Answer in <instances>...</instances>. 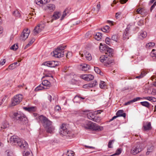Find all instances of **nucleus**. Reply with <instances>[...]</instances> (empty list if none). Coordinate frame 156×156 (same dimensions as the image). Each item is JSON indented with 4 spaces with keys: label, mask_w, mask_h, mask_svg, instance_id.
I'll use <instances>...</instances> for the list:
<instances>
[{
    "label": "nucleus",
    "mask_w": 156,
    "mask_h": 156,
    "mask_svg": "<svg viewBox=\"0 0 156 156\" xmlns=\"http://www.w3.org/2000/svg\"><path fill=\"white\" fill-rule=\"evenodd\" d=\"M85 128L94 130L101 131L103 129L102 127L98 126L96 123L91 121L87 122L84 125Z\"/></svg>",
    "instance_id": "obj_3"
},
{
    "label": "nucleus",
    "mask_w": 156,
    "mask_h": 156,
    "mask_svg": "<svg viewBox=\"0 0 156 156\" xmlns=\"http://www.w3.org/2000/svg\"><path fill=\"white\" fill-rule=\"evenodd\" d=\"M66 46L63 45H59L57 48L53 51V56L55 57L61 58L63 57L64 55V51Z\"/></svg>",
    "instance_id": "obj_4"
},
{
    "label": "nucleus",
    "mask_w": 156,
    "mask_h": 156,
    "mask_svg": "<svg viewBox=\"0 0 156 156\" xmlns=\"http://www.w3.org/2000/svg\"><path fill=\"white\" fill-rule=\"evenodd\" d=\"M18 47L17 44H15L12 45L10 48L11 49L13 50H16L18 49Z\"/></svg>",
    "instance_id": "obj_40"
},
{
    "label": "nucleus",
    "mask_w": 156,
    "mask_h": 156,
    "mask_svg": "<svg viewBox=\"0 0 156 156\" xmlns=\"http://www.w3.org/2000/svg\"><path fill=\"white\" fill-rule=\"evenodd\" d=\"M156 5V1L151 6V8H150V10L151 11L152 10H153V8H154V7Z\"/></svg>",
    "instance_id": "obj_57"
},
{
    "label": "nucleus",
    "mask_w": 156,
    "mask_h": 156,
    "mask_svg": "<svg viewBox=\"0 0 156 156\" xmlns=\"http://www.w3.org/2000/svg\"><path fill=\"white\" fill-rule=\"evenodd\" d=\"M87 116L88 119L93 120L95 116V115L92 112H89L87 113Z\"/></svg>",
    "instance_id": "obj_22"
},
{
    "label": "nucleus",
    "mask_w": 156,
    "mask_h": 156,
    "mask_svg": "<svg viewBox=\"0 0 156 156\" xmlns=\"http://www.w3.org/2000/svg\"><path fill=\"white\" fill-rule=\"evenodd\" d=\"M122 149L121 148H118L116 151L114 155H119L120 154L122 151Z\"/></svg>",
    "instance_id": "obj_43"
},
{
    "label": "nucleus",
    "mask_w": 156,
    "mask_h": 156,
    "mask_svg": "<svg viewBox=\"0 0 156 156\" xmlns=\"http://www.w3.org/2000/svg\"><path fill=\"white\" fill-rule=\"evenodd\" d=\"M30 33V30L28 29L24 30L21 35V37L23 40L25 41L28 37Z\"/></svg>",
    "instance_id": "obj_12"
},
{
    "label": "nucleus",
    "mask_w": 156,
    "mask_h": 156,
    "mask_svg": "<svg viewBox=\"0 0 156 156\" xmlns=\"http://www.w3.org/2000/svg\"><path fill=\"white\" fill-rule=\"evenodd\" d=\"M55 9V6L53 4H48L44 7V9L48 13L53 12Z\"/></svg>",
    "instance_id": "obj_10"
},
{
    "label": "nucleus",
    "mask_w": 156,
    "mask_h": 156,
    "mask_svg": "<svg viewBox=\"0 0 156 156\" xmlns=\"http://www.w3.org/2000/svg\"><path fill=\"white\" fill-rule=\"evenodd\" d=\"M55 111H58L61 109L60 107L58 105H56L55 107Z\"/></svg>",
    "instance_id": "obj_59"
},
{
    "label": "nucleus",
    "mask_w": 156,
    "mask_h": 156,
    "mask_svg": "<svg viewBox=\"0 0 156 156\" xmlns=\"http://www.w3.org/2000/svg\"><path fill=\"white\" fill-rule=\"evenodd\" d=\"M6 152H7V155L8 156H11L12 153L11 152L9 151V150H7L6 151Z\"/></svg>",
    "instance_id": "obj_61"
},
{
    "label": "nucleus",
    "mask_w": 156,
    "mask_h": 156,
    "mask_svg": "<svg viewBox=\"0 0 156 156\" xmlns=\"http://www.w3.org/2000/svg\"><path fill=\"white\" fill-rule=\"evenodd\" d=\"M107 58V55H102L100 58V60L101 62H103Z\"/></svg>",
    "instance_id": "obj_34"
},
{
    "label": "nucleus",
    "mask_w": 156,
    "mask_h": 156,
    "mask_svg": "<svg viewBox=\"0 0 156 156\" xmlns=\"http://www.w3.org/2000/svg\"><path fill=\"white\" fill-rule=\"evenodd\" d=\"M59 133L62 136H70L71 132L68 130L67 126L65 124L62 125Z\"/></svg>",
    "instance_id": "obj_9"
},
{
    "label": "nucleus",
    "mask_w": 156,
    "mask_h": 156,
    "mask_svg": "<svg viewBox=\"0 0 156 156\" xmlns=\"http://www.w3.org/2000/svg\"><path fill=\"white\" fill-rule=\"evenodd\" d=\"M80 98H81L82 99H84L85 98H83V97H80L79 96H75V97H74L73 100V101L75 102H78V101H76V100L78 99H80Z\"/></svg>",
    "instance_id": "obj_45"
},
{
    "label": "nucleus",
    "mask_w": 156,
    "mask_h": 156,
    "mask_svg": "<svg viewBox=\"0 0 156 156\" xmlns=\"http://www.w3.org/2000/svg\"><path fill=\"white\" fill-rule=\"evenodd\" d=\"M115 140H111L109 141L108 144V147L109 148H112V143Z\"/></svg>",
    "instance_id": "obj_39"
},
{
    "label": "nucleus",
    "mask_w": 156,
    "mask_h": 156,
    "mask_svg": "<svg viewBox=\"0 0 156 156\" xmlns=\"http://www.w3.org/2000/svg\"><path fill=\"white\" fill-rule=\"evenodd\" d=\"M154 147L153 146H151V147L150 148H148V151L146 153L147 154H149V152H151L152 151V150L154 149Z\"/></svg>",
    "instance_id": "obj_55"
},
{
    "label": "nucleus",
    "mask_w": 156,
    "mask_h": 156,
    "mask_svg": "<svg viewBox=\"0 0 156 156\" xmlns=\"http://www.w3.org/2000/svg\"><path fill=\"white\" fill-rule=\"evenodd\" d=\"M90 85L89 83L86 84L84 85L83 86V88H90Z\"/></svg>",
    "instance_id": "obj_56"
},
{
    "label": "nucleus",
    "mask_w": 156,
    "mask_h": 156,
    "mask_svg": "<svg viewBox=\"0 0 156 156\" xmlns=\"http://www.w3.org/2000/svg\"><path fill=\"white\" fill-rule=\"evenodd\" d=\"M114 60L111 58L108 59L105 64V65L107 67L110 66L111 65H112L114 63Z\"/></svg>",
    "instance_id": "obj_20"
},
{
    "label": "nucleus",
    "mask_w": 156,
    "mask_h": 156,
    "mask_svg": "<svg viewBox=\"0 0 156 156\" xmlns=\"http://www.w3.org/2000/svg\"><path fill=\"white\" fill-rule=\"evenodd\" d=\"M102 37V34L99 32L96 33L94 36L95 38L97 41L100 40Z\"/></svg>",
    "instance_id": "obj_24"
},
{
    "label": "nucleus",
    "mask_w": 156,
    "mask_h": 156,
    "mask_svg": "<svg viewBox=\"0 0 156 156\" xmlns=\"http://www.w3.org/2000/svg\"><path fill=\"white\" fill-rule=\"evenodd\" d=\"M121 12H119L116 13L115 14V17L116 18L118 19L119 18V16L121 15Z\"/></svg>",
    "instance_id": "obj_58"
},
{
    "label": "nucleus",
    "mask_w": 156,
    "mask_h": 156,
    "mask_svg": "<svg viewBox=\"0 0 156 156\" xmlns=\"http://www.w3.org/2000/svg\"><path fill=\"white\" fill-rule=\"evenodd\" d=\"M136 12L140 14L143 16H145L148 14V10L144 8H139L137 9Z\"/></svg>",
    "instance_id": "obj_11"
},
{
    "label": "nucleus",
    "mask_w": 156,
    "mask_h": 156,
    "mask_svg": "<svg viewBox=\"0 0 156 156\" xmlns=\"http://www.w3.org/2000/svg\"><path fill=\"white\" fill-rule=\"evenodd\" d=\"M13 118L15 120H18L21 121L23 123L27 122V118L26 116L22 113L20 112H15L13 114Z\"/></svg>",
    "instance_id": "obj_5"
},
{
    "label": "nucleus",
    "mask_w": 156,
    "mask_h": 156,
    "mask_svg": "<svg viewBox=\"0 0 156 156\" xmlns=\"http://www.w3.org/2000/svg\"><path fill=\"white\" fill-rule=\"evenodd\" d=\"M150 55L152 57L156 58V50L154 49L152 50Z\"/></svg>",
    "instance_id": "obj_38"
},
{
    "label": "nucleus",
    "mask_w": 156,
    "mask_h": 156,
    "mask_svg": "<svg viewBox=\"0 0 156 156\" xmlns=\"http://www.w3.org/2000/svg\"><path fill=\"white\" fill-rule=\"evenodd\" d=\"M80 78L87 81H90L93 80L94 76L92 75H84L80 76Z\"/></svg>",
    "instance_id": "obj_14"
},
{
    "label": "nucleus",
    "mask_w": 156,
    "mask_h": 156,
    "mask_svg": "<svg viewBox=\"0 0 156 156\" xmlns=\"http://www.w3.org/2000/svg\"><path fill=\"white\" fill-rule=\"evenodd\" d=\"M5 62V59H3L2 61H0V64L2 66L4 65Z\"/></svg>",
    "instance_id": "obj_63"
},
{
    "label": "nucleus",
    "mask_w": 156,
    "mask_h": 156,
    "mask_svg": "<svg viewBox=\"0 0 156 156\" xmlns=\"http://www.w3.org/2000/svg\"><path fill=\"white\" fill-rule=\"evenodd\" d=\"M16 67V66H15L14 64H12L9 66L8 68L7 69H8L10 70H12L15 68Z\"/></svg>",
    "instance_id": "obj_50"
},
{
    "label": "nucleus",
    "mask_w": 156,
    "mask_h": 156,
    "mask_svg": "<svg viewBox=\"0 0 156 156\" xmlns=\"http://www.w3.org/2000/svg\"><path fill=\"white\" fill-rule=\"evenodd\" d=\"M140 104L142 106L146 107L148 108H149L150 106V104L147 101H145L141 102H140Z\"/></svg>",
    "instance_id": "obj_28"
},
{
    "label": "nucleus",
    "mask_w": 156,
    "mask_h": 156,
    "mask_svg": "<svg viewBox=\"0 0 156 156\" xmlns=\"http://www.w3.org/2000/svg\"><path fill=\"white\" fill-rule=\"evenodd\" d=\"M47 88L48 89V88H45L44 87L42 86L41 84H40L38 86H37L35 88V91H37L39 90H42L43 89H45Z\"/></svg>",
    "instance_id": "obj_33"
},
{
    "label": "nucleus",
    "mask_w": 156,
    "mask_h": 156,
    "mask_svg": "<svg viewBox=\"0 0 156 156\" xmlns=\"http://www.w3.org/2000/svg\"><path fill=\"white\" fill-rule=\"evenodd\" d=\"M142 99L140 97H137L135 98H133V100H130L126 103H125L124 104L125 105H128L132 103L135 102L136 101H137L138 100H140V99Z\"/></svg>",
    "instance_id": "obj_17"
},
{
    "label": "nucleus",
    "mask_w": 156,
    "mask_h": 156,
    "mask_svg": "<svg viewBox=\"0 0 156 156\" xmlns=\"http://www.w3.org/2000/svg\"><path fill=\"white\" fill-rule=\"evenodd\" d=\"M43 65L45 66H47L48 67H51L52 66V61L45 62L43 63Z\"/></svg>",
    "instance_id": "obj_35"
},
{
    "label": "nucleus",
    "mask_w": 156,
    "mask_h": 156,
    "mask_svg": "<svg viewBox=\"0 0 156 156\" xmlns=\"http://www.w3.org/2000/svg\"><path fill=\"white\" fill-rule=\"evenodd\" d=\"M34 38L32 39L29 42V43L26 45L25 46V48H26L30 46L34 41Z\"/></svg>",
    "instance_id": "obj_41"
},
{
    "label": "nucleus",
    "mask_w": 156,
    "mask_h": 156,
    "mask_svg": "<svg viewBox=\"0 0 156 156\" xmlns=\"http://www.w3.org/2000/svg\"><path fill=\"white\" fill-rule=\"evenodd\" d=\"M146 74V73L145 72L143 71L141 72L139 76H137L136 77V78L139 79L141 78L144 76Z\"/></svg>",
    "instance_id": "obj_32"
},
{
    "label": "nucleus",
    "mask_w": 156,
    "mask_h": 156,
    "mask_svg": "<svg viewBox=\"0 0 156 156\" xmlns=\"http://www.w3.org/2000/svg\"><path fill=\"white\" fill-rule=\"evenodd\" d=\"M9 142L13 145H18L23 150H26L28 148V144L24 140L20 139L16 136H13L9 139Z\"/></svg>",
    "instance_id": "obj_2"
},
{
    "label": "nucleus",
    "mask_w": 156,
    "mask_h": 156,
    "mask_svg": "<svg viewBox=\"0 0 156 156\" xmlns=\"http://www.w3.org/2000/svg\"><path fill=\"white\" fill-rule=\"evenodd\" d=\"M23 108L25 111L30 112H33L35 110V107H24Z\"/></svg>",
    "instance_id": "obj_26"
},
{
    "label": "nucleus",
    "mask_w": 156,
    "mask_h": 156,
    "mask_svg": "<svg viewBox=\"0 0 156 156\" xmlns=\"http://www.w3.org/2000/svg\"><path fill=\"white\" fill-rule=\"evenodd\" d=\"M143 99H146L154 102H155L156 101V98H155L152 97H144Z\"/></svg>",
    "instance_id": "obj_27"
},
{
    "label": "nucleus",
    "mask_w": 156,
    "mask_h": 156,
    "mask_svg": "<svg viewBox=\"0 0 156 156\" xmlns=\"http://www.w3.org/2000/svg\"><path fill=\"white\" fill-rule=\"evenodd\" d=\"M116 115L120 117L122 116L124 118H125L126 116V114L123 112V110H119L116 113Z\"/></svg>",
    "instance_id": "obj_19"
},
{
    "label": "nucleus",
    "mask_w": 156,
    "mask_h": 156,
    "mask_svg": "<svg viewBox=\"0 0 156 156\" xmlns=\"http://www.w3.org/2000/svg\"><path fill=\"white\" fill-rule=\"evenodd\" d=\"M90 85V87H95L96 85H97V83L96 80H94L93 82V83H89Z\"/></svg>",
    "instance_id": "obj_48"
},
{
    "label": "nucleus",
    "mask_w": 156,
    "mask_h": 156,
    "mask_svg": "<svg viewBox=\"0 0 156 156\" xmlns=\"http://www.w3.org/2000/svg\"><path fill=\"white\" fill-rule=\"evenodd\" d=\"M95 71L98 74H100L101 73L100 69L98 67H94Z\"/></svg>",
    "instance_id": "obj_52"
},
{
    "label": "nucleus",
    "mask_w": 156,
    "mask_h": 156,
    "mask_svg": "<svg viewBox=\"0 0 156 156\" xmlns=\"http://www.w3.org/2000/svg\"><path fill=\"white\" fill-rule=\"evenodd\" d=\"M94 118V119L93 121L97 122H100L101 119V117L95 116Z\"/></svg>",
    "instance_id": "obj_37"
},
{
    "label": "nucleus",
    "mask_w": 156,
    "mask_h": 156,
    "mask_svg": "<svg viewBox=\"0 0 156 156\" xmlns=\"http://www.w3.org/2000/svg\"><path fill=\"white\" fill-rule=\"evenodd\" d=\"M42 25L41 24H38L36 27L33 30L34 34L35 35L40 32L42 30Z\"/></svg>",
    "instance_id": "obj_15"
},
{
    "label": "nucleus",
    "mask_w": 156,
    "mask_h": 156,
    "mask_svg": "<svg viewBox=\"0 0 156 156\" xmlns=\"http://www.w3.org/2000/svg\"><path fill=\"white\" fill-rule=\"evenodd\" d=\"M68 13V9H66L63 12V13L61 18V20L63 19L64 17L67 15V13Z\"/></svg>",
    "instance_id": "obj_36"
},
{
    "label": "nucleus",
    "mask_w": 156,
    "mask_h": 156,
    "mask_svg": "<svg viewBox=\"0 0 156 156\" xmlns=\"http://www.w3.org/2000/svg\"><path fill=\"white\" fill-rule=\"evenodd\" d=\"M82 70L84 71H86L88 70L90 67L89 65L86 64H84L81 65Z\"/></svg>",
    "instance_id": "obj_25"
},
{
    "label": "nucleus",
    "mask_w": 156,
    "mask_h": 156,
    "mask_svg": "<svg viewBox=\"0 0 156 156\" xmlns=\"http://www.w3.org/2000/svg\"><path fill=\"white\" fill-rule=\"evenodd\" d=\"M147 33L145 31H142L140 33V38L143 39L147 36Z\"/></svg>",
    "instance_id": "obj_30"
},
{
    "label": "nucleus",
    "mask_w": 156,
    "mask_h": 156,
    "mask_svg": "<svg viewBox=\"0 0 156 156\" xmlns=\"http://www.w3.org/2000/svg\"><path fill=\"white\" fill-rule=\"evenodd\" d=\"M118 39V36L116 35H114L112 36L111 40L117 42Z\"/></svg>",
    "instance_id": "obj_44"
},
{
    "label": "nucleus",
    "mask_w": 156,
    "mask_h": 156,
    "mask_svg": "<svg viewBox=\"0 0 156 156\" xmlns=\"http://www.w3.org/2000/svg\"><path fill=\"white\" fill-rule=\"evenodd\" d=\"M37 120L39 123H41L44 127L46 128L48 133H53L55 130L54 127L52 125V122L46 117L41 115L38 117Z\"/></svg>",
    "instance_id": "obj_1"
},
{
    "label": "nucleus",
    "mask_w": 156,
    "mask_h": 156,
    "mask_svg": "<svg viewBox=\"0 0 156 156\" xmlns=\"http://www.w3.org/2000/svg\"><path fill=\"white\" fill-rule=\"evenodd\" d=\"M111 40L110 38L107 37L105 39V42L107 44L109 45Z\"/></svg>",
    "instance_id": "obj_51"
},
{
    "label": "nucleus",
    "mask_w": 156,
    "mask_h": 156,
    "mask_svg": "<svg viewBox=\"0 0 156 156\" xmlns=\"http://www.w3.org/2000/svg\"><path fill=\"white\" fill-rule=\"evenodd\" d=\"M61 14L58 12H55L52 17V19L51 20V22H52L54 20L58 19L60 17Z\"/></svg>",
    "instance_id": "obj_16"
},
{
    "label": "nucleus",
    "mask_w": 156,
    "mask_h": 156,
    "mask_svg": "<svg viewBox=\"0 0 156 156\" xmlns=\"http://www.w3.org/2000/svg\"><path fill=\"white\" fill-rule=\"evenodd\" d=\"M23 98V96L22 94L16 95L12 99L11 105L14 106L19 104L22 101Z\"/></svg>",
    "instance_id": "obj_7"
},
{
    "label": "nucleus",
    "mask_w": 156,
    "mask_h": 156,
    "mask_svg": "<svg viewBox=\"0 0 156 156\" xmlns=\"http://www.w3.org/2000/svg\"><path fill=\"white\" fill-rule=\"evenodd\" d=\"M105 85V82L103 81H101L100 84V87L102 89H103L104 88Z\"/></svg>",
    "instance_id": "obj_46"
},
{
    "label": "nucleus",
    "mask_w": 156,
    "mask_h": 156,
    "mask_svg": "<svg viewBox=\"0 0 156 156\" xmlns=\"http://www.w3.org/2000/svg\"><path fill=\"white\" fill-rule=\"evenodd\" d=\"M43 85L49 87L50 86V83L47 80H43L42 83Z\"/></svg>",
    "instance_id": "obj_29"
},
{
    "label": "nucleus",
    "mask_w": 156,
    "mask_h": 156,
    "mask_svg": "<svg viewBox=\"0 0 156 156\" xmlns=\"http://www.w3.org/2000/svg\"><path fill=\"white\" fill-rule=\"evenodd\" d=\"M28 148L26 149V150H24V151L23 152V155L24 156H33V154L31 152H30L29 151H27Z\"/></svg>",
    "instance_id": "obj_23"
},
{
    "label": "nucleus",
    "mask_w": 156,
    "mask_h": 156,
    "mask_svg": "<svg viewBox=\"0 0 156 156\" xmlns=\"http://www.w3.org/2000/svg\"><path fill=\"white\" fill-rule=\"evenodd\" d=\"M152 129L151 123L150 122H147L143 124L142 129L144 131H147L151 130Z\"/></svg>",
    "instance_id": "obj_13"
},
{
    "label": "nucleus",
    "mask_w": 156,
    "mask_h": 156,
    "mask_svg": "<svg viewBox=\"0 0 156 156\" xmlns=\"http://www.w3.org/2000/svg\"><path fill=\"white\" fill-rule=\"evenodd\" d=\"M155 45V44L154 42H150L146 44V47H152V46H154Z\"/></svg>",
    "instance_id": "obj_49"
},
{
    "label": "nucleus",
    "mask_w": 156,
    "mask_h": 156,
    "mask_svg": "<svg viewBox=\"0 0 156 156\" xmlns=\"http://www.w3.org/2000/svg\"><path fill=\"white\" fill-rule=\"evenodd\" d=\"M141 144L140 142L137 143L132 147L130 152L133 155H136L142 151Z\"/></svg>",
    "instance_id": "obj_8"
},
{
    "label": "nucleus",
    "mask_w": 156,
    "mask_h": 156,
    "mask_svg": "<svg viewBox=\"0 0 156 156\" xmlns=\"http://www.w3.org/2000/svg\"><path fill=\"white\" fill-rule=\"evenodd\" d=\"M9 127V124L6 121H4L2 123L1 126V130L4 129Z\"/></svg>",
    "instance_id": "obj_18"
},
{
    "label": "nucleus",
    "mask_w": 156,
    "mask_h": 156,
    "mask_svg": "<svg viewBox=\"0 0 156 156\" xmlns=\"http://www.w3.org/2000/svg\"><path fill=\"white\" fill-rule=\"evenodd\" d=\"M66 154L67 156H74V152L71 150L68 151Z\"/></svg>",
    "instance_id": "obj_42"
},
{
    "label": "nucleus",
    "mask_w": 156,
    "mask_h": 156,
    "mask_svg": "<svg viewBox=\"0 0 156 156\" xmlns=\"http://www.w3.org/2000/svg\"><path fill=\"white\" fill-rule=\"evenodd\" d=\"M100 47V50L105 51V53L107 56H108L110 57L113 56V49L109 47L107 45L104 44L103 45L101 43Z\"/></svg>",
    "instance_id": "obj_6"
},
{
    "label": "nucleus",
    "mask_w": 156,
    "mask_h": 156,
    "mask_svg": "<svg viewBox=\"0 0 156 156\" xmlns=\"http://www.w3.org/2000/svg\"><path fill=\"white\" fill-rule=\"evenodd\" d=\"M12 15L17 17H20V13L17 10L13 12Z\"/></svg>",
    "instance_id": "obj_31"
},
{
    "label": "nucleus",
    "mask_w": 156,
    "mask_h": 156,
    "mask_svg": "<svg viewBox=\"0 0 156 156\" xmlns=\"http://www.w3.org/2000/svg\"><path fill=\"white\" fill-rule=\"evenodd\" d=\"M109 28V27L108 26H106L101 29V30L104 32H107Z\"/></svg>",
    "instance_id": "obj_47"
},
{
    "label": "nucleus",
    "mask_w": 156,
    "mask_h": 156,
    "mask_svg": "<svg viewBox=\"0 0 156 156\" xmlns=\"http://www.w3.org/2000/svg\"><path fill=\"white\" fill-rule=\"evenodd\" d=\"M84 55L86 59L89 61H90L92 59V57L91 54L88 52L85 51L84 52Z\"/></svg>",
    "instance_id": "obj_21"
},
{
    "label": "nucleus",
    "mask_w": 156,
    "mask_h": 156,
    "mask_svg": "<svg viewBox=\"0 0 156 156\" xmlns=\"http://www.w3.org/2000/svg\"><path fill=\"white\" fill-rule=\"evenodd\" d=\"M128 0H120V2L122 4L126 3Z\"/></svg>",
    "instance_id": "obj_62"
},
{
    "label": "nucleus",
    "mask_w": 156,
    "mask_h": 156,
    "mask_svg": "<svg viewBox=\"0 0 156 156\" xmlns=\"http://www.w3.org/2000/svg\"><path fill=\"white\" fill-rule=\"evenodd\" d=\"M72 55V53L71 52H68L66 54V57L67 58H69L71 57Z\"/></svg>",
    "instance_id": "obj_53"
},
{
    "label": "nucleus",
    "mask_w": 156,
    "mask_h": 156,
    "mask_svg": "<svg viewBox=\"0 0 156 156\" xmlns=\"http://www.w3.org/2000/svg\"><path fill=\"white\" fill-rule=\"evenodd\" d=\"M7 97H4L2 99V101L1 102H0V105H1L2 103L5 101Z\"/></svg>",
    "instance_id": "obj_60"
},
{
    "label": "nucleus",
    "mask_w": 156,
    "mask_h": 156,
    "mask_svg": "<svg viewBox=\"0 0 156 156\" xmlns=\"http://www.w3.org/2000/svg\"><path fill=\"white\" fill-rule=\"evenodd\" d=\"M156 93V90L154 89H153L152 92L151 93V94L154 95V94Z\"/></svg>",
    "instance_id": "obj_64"
},
{
    "label": "nucleus",
    "mask_w": 156,
    "mask_h": 156,
    "mask_svg": "<svg viewBox=\"0 0 156 156\" xmlns=\"http://www.w3.org/2000/svg\"><path fill=\"white\" fill-rule=\"evenodd\" d=\"M57 62H55V61H52V66H51V67H55V66H57L58 64H57Z\"/></svg>",
    "instance_id": "obj_54"
}]
</instances>
